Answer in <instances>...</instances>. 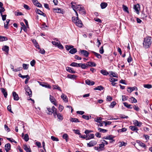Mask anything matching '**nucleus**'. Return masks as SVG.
Segmentation results:
<instances>
[{"label":"nucleus","mask_w":152,"mask_h":152,"mask_svg":"<svg viewBox=\"0 0 152 152\" xmlns=\"http://www.w3.org/2000/svg\"><path fill=\"white\" fill-rule=\"evenodd\" d=\"M151 37H146L144 38L143 43V47L145 49L149 48L151 44Z\"/></svg>","instance_id":"obj_1"},{"label":"nucleus","mask_w":152,"mask_h":152,"mask_svg":"<svg viewBox=\"0 0 152 152\" xmlns=\"http://www.w3.org/2000/svg\"><path fill=\"white\" fill-rule=\"evenodd\" d=\"M47 110L48 112L47 113L49 115H52L53 113L54 116L55 118H56V109L54 106H53L52 108L50 107H48Z\"/></svg>","instance_id":"obj_2"},{"label":"nucleus","mask_w":152,"mask_h":152,"mask_svg":"<svg viewBox=\"0 0 152 152\" xmlns=\"http://www.w3.org/2000/svg\"><path fill=\"white\" fill-rule=\"evenodd\" d=\"M76 10L78 11L79 13L82 15H85L86 11L83 7L81 5H77L75 6Z\"/></svg>","instance_id":"obj_3"},{"label":"nucleus","mask_w":152,"mask_h":152,"mask_svg":"<svg viewBox=\"0 0 152 152\" xmlns=\"http://www.w3.org/2000/svg\"><path fill=\"white\" fill-rule=\"evenodd\" d=\"M72 20L73 22L75 23L78 27H82L83 25L82 23L79 18L76 19L75 17H73L72 18Z\"/></svg>","instance_id":"obj_4"},{"label":"nucleus","mask_w":152,"mask_h":152,"mask_svg":"<svg viewBox=\"0 0 152 152\" xmlns=\"http://www.w3.org/2000/svg\"><path fill=\"white\" fill-rule=\"evenodd\" d=\"M114 137V136L112 135H110L106 136L102 138L104 140H110V143H113V142L115 141V140L113 139Z\"/></svg>","instance_id":"obj_5"},{"label":"nucleus","mask_w":152,"mask_h":152,"mask_svg":"<svg viewBox=\"0 0 152 152\" xmlns=\"http://www.w3.org/2000/svg\"><path fill=\"white\" fill-rule=\"evenodd\" d=\"M25 90L26 91V94L27 95H28L29 97H31L32 91L30 88L28 86H26L25 88Z\"/></svg>","instance_id":"obj_6"},{"label":"nucleus","mask_w":152,"mask_h":152,"mask_svg":"<svg viewBox=\"0 0 152 152\" xmlns=\"http://www.w3.org/2000/svg\"><path fill=\"white\" fill-rule=\"evenodd\" d=\"M12 96L14 100L18 101L19 99L18 94L15 91H13L12 93Z\"/></svg>","instance_id":"obj_7"},{"label":"nucleus","mask_w":152,"mask_h":152,"mask_svg":"<svg viewBox=\"0 0 152 152\" xmlns=\"http://www.w3.org/2000/svg\"><path fill=\"white\" fill-rule=\"evenodd\" d=\"M97 143V142L95 140H92L88 143H87V146L88 147H91L96 145Z\"/></svg>","instance_id":"obj_8"},{"label":"nucleus","mask_w":152,"mask_h":152,"mask_svg":"<svg viewBox=\"0 0 152 152\" xmlns=\"http://www.w3.org/2000/svg\"><path fill=\"white\" fill-rule=\"evenodd\" d=\"M137 143H138L139 145L142 148H144L145 150L146 149V148H147V147L144 143L141 142L139 140H137Z\"/></svg>","instance_id":"obj_9"},{"label":"nucleus","mask_w":152,"mask_h":152,"mask_svg":"<svg viewBox=\"0 0 152 152\" xmlns=\"http://www.w3.org/2000/svg\"><path fill=\"white\" fill-rule=\"evenodd\" d=\"M0 89L2 93L3 94L4 97L6 98L7 96V92L6 91V89L3 88H1Z\"/></svg>","instance_id":"obj_10"},{"label":"nucleus","mask_w":152,"mask_h":152,"mask_svg":"<svg viewBox=\"0 0 152 152\" xmlns=\"http://www.w3.org/2000/svg\"><path fill=\"white\" fill-rule=\"evenodd\" d=\"M34 4L39 7H42V5L39 3L37 0H34L33 2Z\"/></svg>","instance_id":"obj_11"},{"label":"nucleus","mask_w":152,"mask_h":152,"mask_svg":"<svg viewBox=\"0 0 152 152\" xmlns=\"http://www.w3.org/2000/svg\"><path fill=\"white\" fill-rule=\"evenodd\" d=\"M86 83L89 86H92L95 83L93 81H91L87 79L85 81Z\"/></svg>","instance_id":"obj_12"},{"label":"nucleus","mask_w":152,"mask_h":152,"mask_svg":"<svg viewBox=\"0 0 152 152\" xmlns=\"http://www.w3.org/2000/svg\"><path fill=\"white\" fill-rule=\"evenodd\" d=\"M36 12L37 13L40 15H42L44 17H45L46 16V15L39 9H37L36 10Z\"/></svg>","instance_id":"obj_13"},{"label":"nucleus","mask_w":152,"mask_h":152,"mask_svg":"<svg viewBox=\"0 0 152 152\" xmlns=\"http://www.w3.org/2000/svg\"><path fill=\"white\" fill-rule=\"evenodd\" d=\"M134 124L136 126L139 127H140L142 124V123L140 122H139L137 120H134L133 121Z\"/></svg>","instance_id":"obj_14"},{"label":"nucleus","mask_w":152,"mask_h":152,"mask_svg":"<svg viewBox=\"0 0 152 152\" xmlns=\"http://www.w3.org/2000/svg\"><path fill=\"white\" fill-rule=\"evenodd\" d=\"M66 70L71 73H75L76 72L74 71L72 68L69 67H66Z\"/></svg>","instance_id":"obj_15"},{"label":"nucleus","mask_w":152,"mask_h":152,"mask_svg":"<svg viewBox=\"0 0 152 152\" xmlns=\"http://www.w3.org/2000/svg\"><path fill=\"white\" fill-rule=\"evenodd\" d=\"M80 53L81 54H83L85 57H88L89 55L88 52L86 50H80Z\"/></svg>","instance_id":"obj_16"},{"label":"nucleus","mask_w":152,"mask_h":152,"mask_svg":"<svg viewBox=\"0 0 152 152\" xmlns=\"http://www.w3.org/2000/svg\"><path fill=\"white\" fill-rule=\"evenodd\" d=\"M61 97L65 102H68V99L66 95L64 94H62L61 95Z\"/></svg>","instance_id":"obj_17"},{"label":"nucleus","mask_w":152,"mask_h":152,"mask_svg":"<svg viewBox=\"0 0 152 152\" xmlns=\"http://www.w3.org/2000/svg\"><path fill=\"white\" fill-rule=\"evenodd\" d=\"M53 11L54 12L58 13H63V10L60 8H53Z\"/></svg>","instance_id":"obj_18"},{"label":"nucleus","mask_w":152,"mask_h":152,"mask_svg":"<svg viewBox=\"0 0 152 152\" xmlns=\"http://www.w3.org/2000/svg\"><path fill=\"white\" fill-rule=\"evenodd\" d=\"M129 128L131 130L135 131L136 132H137V131L138 130V128L134 126H130Z\"/></svg>","instance_id":"obj_19"},{"label":"nucleus","mask_w":152,"mask_h":152,"mask_svg":"<svg viewBox=\"0 0 152 152\" xmlns=\"http://www.w3.org/2000/svg\"><path fill=\"white\" fill-rule=\"evenodd\" d=\"M87 66H88L92 67L95 66H96V64L94 62H87L86 63Z\"/></svg>","instance_id":"obj_20"},{"label":"nucleus","mask_w":152,"mask_h":152,"mask_svg":"<svg viewBox=\"0 0 152 152\" xmlns=\"http://www.w3.org/2000/svg\"><path fill=\"white\" fill-rule=\"evenodd\" d=\"M56 115H57V117L58 118V119H59L60 121L63 120V117L61 113H57L56 112Z\"/></svg>","instance_id":"obj_21"},{"label":"nucleus","mask_w":152,"mask_h":152,"mask_svg":"<svg viewBox=\"0 0 152 152\" xmlns=\"http://www.w3.org/2000/svg\"><path fill=\"white\" fill-rule=\"evenodd\" d=\"M69 120L72 122L77 123V122H79L80 121H79V120L77 118H73L72 117H70L69 119Z\"/></svg>","instance_id":"obj_22"},{"label":"nucleus","mask_w":152,"mask_h":152,"mask_svg":"<svg viewBox=\"0 0 152 152\" xmlns=\"http://www.w3.org/2000/svg\"><path fill=\"white\" fill-rule=\"evenodd\" d=\"M123 103L124 105L128 108L132 109L133 108L132 105L131 104H128V103L126 102H124Z\"/></svg>","instance_id":"obj_23"},{"label":"nucleus","mask_w":152,"mask_h":152,"mask_svg":"<svg viewBox=\"0 0 152 152\" xmlns=\"http://www.w3.org/2000/svg\"><path fill=\"white\" fill-rule=\"evenodd\" d=\"M134 9L136 11V13L137 14H139V10L140 9L139 5H134Z\"/></svg>","instance_id":"obj_24"},{"label":"nucleus","mask_w":152,"mask_h":152,"mask_svg":"<svg viewBox=\"0 0 152 152\" xmlns=\"http://www.w3.org/2000/svg\"><path fill=\"white\" fill-rule=\"evenodd\" d=\"M109 80L111 82V84L113 85H115L116 83H115V82L118 80L117 79L113 78H110L109 79Z\"/></svg>","instance_id":"obj_25"},{"label":"nucleus","mask_w":152,"mask_h":152,"mask_svg":"<svg viewBox=\"0 0 152 152\" xmlns=\"http://www.w3.org/2000/svg\"><path fill=\"white\" fill-rule=\"evenodd\" d=\"M23 149L26 152L30 151L31 150L29 146L28 147L26 145H23Z\"/></svg>","instance_id":"obj_26"},{"label":"nucleus","mask_w":152,"mask_h":152,"mask_svg":"<svg viewBox=\"0 0 152 152\" xmlns=\"http://www.w3.org/2000/svg\"><path fill=\"white\" fill-rule=\"evenodd\" d=\"M31 41H32V42L34 44V45L36 47V48H37L38 47H39V45L35 39H32Z\"/></svg>","instance_id":"obj_27"},{"label":"nucleus","mask_w":152,"mask_h":152,"mask_svg":"<svg viewBox=\"0 0 152 152\" xmlns=\"http://www.w3.org/2000/svg\"><path fill=\"white\" fill-rule=\"evenodd\" d=\"M107 5V3L105 2H102L100 4L101 8L102 9L105 8Z\"/></svg>","instance_id":"obj_28"},{"label":"nucleus","mask_w":152,"mask_h":152,"mask_svg":"<svg viewBox=\"0 0 152 152\" xmlns=\"http://www.w3.org/2000/svg\"><path fill=\"white\" fill-rule=\"evenodd\" d=\"M50 99L51 102L54 105H56V104L55 103V100L54 97L51 96V95H50Z\"/></svg>","instance_id":"obj_29"},{"label":"nucleus","mask_w":152,"mask_h":152,"mask_svg":"<svg viewBox=\"0 0 152 152\" xmlns=\"http://www.w3.org/2000/svg\"><path fill=\"white\" fill-rule=\"evenodd\" d=\"M67 77L69 78L74 79H75L77 76L75 75L69 74L67 75Z\"/></svg>","instance_id":"obj_30"},{"label":"nucleus","mask_w":152,"mask_h":152,"mask_svg":"<svg viewBox=\"0 0 152 152\" xmlns=\"http://www.w3.org/2000/svg\"><path fill=\"white\" fill-rule=\"evenodd\" d=\"M122 8L124 12H127L128 13H129V12L128 10V8L126 6H125L124 5H123L122 6Z\"/></svg>","instance_id":"obj_31"},{"label":"nucleus","mask_w":152,"mask_h":152,"mask_svg":"<svg viewBox=\"0 0 152 152\" xmlns=\"http://www.w3.org/2000/svg\"><path fill=\"white\" fill-rule=\"evenodd\" d=\"M92 53H94V55L95 56H96V57L98 58H100L102 57V56L99 54L97 53L94 51H92Z\"/></svg>","instance_id":"obj_32"},{"label":"nucleus","mask_w":152,"mask_h":152,"mask_svg":"<svg viewBox=\"0 0 152 152\" xmlns=\"http://www.w3.org/2000/svg\"><path fill=\"white\" fill-rule=\"evenodd\" d=\"M5 149L10 150L11 149V145L9 143H8L5 144L4 147Z\"/></svg>","instance_id":"obj_33"},{"label":"nucleus","mask_w":152,"mask_h":152,"mask_svg":"<svg viewBox=\"0 0 152 152\" xmlns=\"http://www.w3.org/2000/svg\"><path fill=\"white\" fill-rule=\"evenodd\" d=\"M23 139L26 142H27L29 140L28 135L27 134H26L24 136Z\"/></svg>","instance_id":"obj_34"},{"label":"nucleus","mask_w":152,"mask_h":152,"mask_svg":"<svg viewBox=\"0 0 152 152\" xmlns=\"http://www.w3.org/2000/svg\"><path fill=\"white\" fill-rule=\"evenodd\" d=\"M2 50L4 51L8 52L9 50V47L6 45L4 46L2 48Z\"/></svg>","instance_id":"obj_35"},{"label":"nucleus","mask_w":152,"mask_h":152,"mask_svg":"<svg viewBox=\"0 0 152 152\" xmlns=\"http://www.w3.org/2000/svg\"><path fill=\"white\" fill-rule=\"evenodd\" d=\"M77 52V49L75 48H73L69 51V53L72 54H74Z\"/></svg>","instance_id":"obj_36"},{"label":"nucleus","mask_w":152,"mask_h":152,"mask_svg":"<svg viewBox=\"0 0 152 152\" xmlns=\"http://www.w3.org/2000/svg\"><path fill=\"white\" fill-rule=\"evenodd\" d=\"M100 72L103 75H107L109 74L108 72H107L105 70H102L100 71Z\"/></svg>","instance_id":"obj_37"},{"label":"nucleus","mask_w":152,"mask_h":152,"mask_svg":"<svg viewBox=\"0 0 152 152\" xmlns=\"http://www.w3.org/2000/svg\"><path fill=\"white\" fill-rule=\"evenodd\" d=\"M10 20L9 19H7L6 20V21L5 23L4 24V27L6 29H8V26Z\"/></svg>","instance_id":"obj_38"},{"label":"nucleus","mask_w":152,"mask_h":152,"mask_svg":"<svg viewBox=\"0 0 152 152\" xmlns=\"http://www.w3.org/2000/svg\"><path fill=\"white\" fill-rule=\"evenodd\" d=\"M98 129L99 132L103 133H106L108 131L107 130L102 129L99 127L98 128Z\"/></svg>","instance_id":"obj_39"},{"label":"nucleus","mask_w":152,"mask_h":152,"mask_svg":"<svg viewBox=\"0 0 152 152\" xmlns=\"http://www.w3.org/2000/svg\"><path fill=\"white\" fill-rule=\"evenodd\" d=\"M8 40L7 37H2L0 36V41L2 42L3 41H7Z\"/></svg>","instance_id":"obj_40"},{"label":"nucleus","mask_w":152,"mask_h":152,"mask_svg":"<svg viewBox=\"0 0 152 152\" xmlns=\"http://www.w3.org/2000/svg\"><path fill=\"white\" fill-rule=\"evenodd\" d=\"M37 48L38 49L39 51L42 54H44L45 53V51L44 49L40 48L39 46Z\"/></svg>","instance_id":"obj_41"},{"label":"nucleus","mask_w":152,"mask_h":152,"mask_svg":"<svg viewBox=\"0 0 152 152\" xmlns=\"http://www.w3.org/2000/svg\"><path fill=\"white\" fill-rule=\"evenodd\" d=\"M104 89V88L102 86H97V87L94 88V90H98L101 91Z\"/></svg>","instance_id":"obj_42"},{"label":"nucleus","mask_w":152,"mask_h":152,"mask_svg":"<svg viewBox=\"0 0 152 152\" xmlns=\"http://www.w3.org/2000/svg\"><path fill=\"white\" fill-rule=\"evenodd\" d=\"M110 73L113 77H118V76L117 74L115 72H113L112 71H110Z\"/></svg>","instance_id":"obj_43"},{"label":"nucleus","mask_w":152,"mask_h":152,"mask_svg":"<svg viewBox=\"0 0 152 152\" xmlns=\"http://www.w3.org/2000/svg\"><path fill=\"white\" fill-rule=\"evenodd\" d=\"M29 66V64H23L22 65L24 69H28Z\"/></svg>","instance_id":"obj_44"},{"label":"nucleus","mask_w":152,"mask_h":152,"mask_svg":"<svg viewBox=\"0 0 152 152\" xmlns=\"http://www.w3.org/2000/svg\"><path fill=\"white\" fill-rule=\"evenodd\" d=\"M73 46L72 45H67L65 46V48L67 50H69L72 48H73Z\"/></svg>","instance_id":"obj_45"},{"label":"nucleus","mask_w":152,"mask_h":152,"mask_svg":"<svg viewBox=\"0 0 152 152\" xmlns=\"http://www.w3.org/2000/svg\"><path fill=\"white\" fill-rule=\"evenodd\" d=\"M94 149L95 150H97L98 151H103L104 150L103 149H102L101 148L100 146H98V147H95Z\"/></svg>","instance_id":"obj_46"},{"label":"nucleus","mask_w":152,"mask_h":152,"mask_svg":"<svg viewBox=\"0 0 152 152\" xmlns=\"http://www.w3.org/2000/svg\"><path fill=\"white\" fill-rule=\"evenodd\" d=\"M74 6H72V8L73 9V10H74V11L75 12V13H76V17H75L76 19L77 18H79L78 17V14L77 13V12L76 10V9L74 7Z\"/></svg>","instance_id":"obj_47"},{"label":"nucleus","mask_w":152,"mask_h":152,"mask_svg":"<svg viewBox=\"0 0 152 152\" xmlns=\"http://www.w3.org/2000/svg\"><path fill=\"white\" fill-rule=\"evenodd\" d=\"M82 117L83 118L86 120H88L89 119V117L88 115H82Z\"/></svg>","instance_id":"obj_48"},{"label":"nucleus","mask_w":152,"mask_h":152,"mask_svg":"<svg viewBox=\"0 0 152 152\" xmlns=\"http://www.w3.org/2000/svg\"><path fill=\"white\" fill-rule=\"evenodd\" d=\"M130 99L132 101V103H136L137 102V100L136 99H135L134 97H132L130 98Z\"/></svg>","instance_id":"obj_49"},{"label":"nucleus","mask_w":152,"mask_h":152,"mask_svg":"<svg viewBox=\"0 0 152 152\" xmlns=\"http://www.w3.org/2000/svg\"><path fill=\"white\" fill-rule=\"evenodd\" d=\"M51 138L52 140L54 141H58L59 140L58 138L56 137L53 136H51Z\"/></svg>","instance_id":"obj_50"},{"label":"nucleus","mask_w":152,"mask_h":152,"mask_svg":"<svg viewBox=\"0 0 152 152\" xmlns=\"http://www.w3.org/2000/svg\"><path fill=\"white\" fill-rule=\"evenodd\" d=\"M87 67H88L86 64H81V68L83 69H86Z\"/></svg>","instance_id":"obj_51"},{"label":"nucleus","mask_w":152,"mask_h":152,"mask_svg":"<svg viewBox=\"0 0 152 152\" xmlns=\"http://www.w3.org/2000/svg\"><path fill=\"white\" fill-rule=\"evenodd\" d=\"M127 130V129L125 128H123L121 129H120L118 130L119 132H124Z\"/></svg>","instance_id":"obj_52"},{"label":"nucleus","mask_w":152,"mask_h":152,"mask_svg":"<svg viewBox=\"0 0 152 152\" xmlns=\"http://www.w3.org/2000/svg\"><path fill=\"white\" fill-rule=\"evenodd\" d=\"M122 101H125L127 100L128 99V97L124 95H122Z\"/></svg>","instance_id":"obj_53"},{"label":"nucleus","mask_w":152,"mask_h":152,"mask_svg":"<svg viewBox=\"0 0 152 152\" xmlns=\"http://www.w3.org/2000/svg\"><path fill=\"white\" fill-rule=\"evenodd\" d=\"M116 103L114 101L112 102L111 104L110 105V107H111L112 108H113L114 106L116 105Z\"/></svg>","instance_id":"obj_54"},{"label":"nucleus","mask_w":152,"mask_h":152,"mask_svg":"<svg viewBox=\"0 0 152 152\" xmlns=\"http://www.w3.org/2000/svg\"><path fill=\"white\" fill-rule=\"evenodd\" d=\"M22 67H20L17 69H15V70H13V71L17 72L18 71H20L22 70Z\"/></svg>","instance_id":"obj_55"},{"label":"nucleus","mask_w":152,"mask_h":152,"mask_svg":"<svg viewBox=\"0 0 152 152\" xmlns=\"http://www.w3.org/2000/svg\"><path fill=\"white\" fill-rule=\"evenodd\" d=\"M57 47L60 49H62L64 48V47L59 42L58 45L57 46Z\"/></svg>","instance_id":"obj_56"},{"label":"nucleus","mask_w":152,"mask_h":152,"mask_svg":"<svg viewBox=\"0 0 152 152\" xmlns=\"http://www.w3.org/2000/svg\"><path fill=\"white\" fill-rule=\"evenodd\" d=\"M92 132L93 131L91 130H86L85 131V133L87 135V136H88V135L89 134V133L91 132Z\"/></svg>","instance_id":"obj_57"},{"label":"nucleus","mask_w":152,"mask_h":152,"mask_svg":"<svg viewBox=\"0 0 152 152\" xmlns=\"http://www.w3.org/2000/svg\"><path fill=\"white\" fill-rule=\"evenodd\" d=\"M15 15L17 16H19L22 15L23 14L21 12L16 11L15 12Z\"/></svg>","instance_id":"obj_58"},{"label":"nucleus","mask_w":152,"mask_h":152,"mask_svg":"<svg viewBox=\"0 0 152 152\" xmlns=\"http://www.w3.org/2000/svg\"><path fill=\"white\" fill-rule=\"evenodd\" d=\"M35 144L39 148H41V145L40 142H35Z\"/></svg>","instance_id":"obj_59"},{"label":"nucleus","mask_w":152,"mask_h":152,"mask_svg":"<svg viewBox=\"0 0 152 152\" xmlns=\"http://www.w3.org/2000/svg\"><path fill=\"white\" fill-rule=\"evenodd\" d=\"M99 52L101 54H103L104 52V50L103 49V46H102L99 50Z\"/></svg>","instance_id":"obj_60"},{"label":"nucleus","mask_w":152,"mask_h":152,"mask_svg":"<svg viewBox=\"0 0 152 152\" xmlns=\"http://www.w3.org/2000/svg\"><path fill=\"white\" fill-rule=\"evenodd\" d=\"M73 131L74 132L77 134H78L80 135V134L81 133L80 132V131L78 129H74L73 130Z\"/></svg>","instance_id":"obj_61"},{"label":"nucleus","mask_w":152,"mask_h":152,"mask_svg":"<svg viewBox=\"0 0 152 152\" xmlns=\"http://www.w3.org/2000/svg\"><path fill=\"white\" fill-rule=\"evenodd\" d=\"M132 60V58L131 57L130 55L129 54V56L128 58L127 59V62L129 63H130Z\"/></svg>","instance_id":"obj_62"},{"label":"nucleus","mask_w":152,"mask_h":152,"mask_svg":"<svg viewBox=\"0 0 152 152\" xmlns=\"http://www.w3.org/2000/svg\"><path fill=\"white\" fill-rule=\"evenodd\" d=\"M1 16L2 17V20L3 21H4L6 19V17L7 16L6 15H3L2 14V15H1Z\"/></svg>","instance_id":"obj_63"},{"label":"nucleus","mask_w":152,"mask_h":152,"mask_svg":"<svg viewBox=\"0 0 152 152\" xmlns=\"http://www.w3.org/2000/svg\"><path fill=\"white\" fill-rule=\"evenodd\" d=\"M102 118L101 117L97 118L95 119V121L96 122L100 123V121L102 120Z\"/></svg>","instance_id":"obj_64"}]
</instances>
